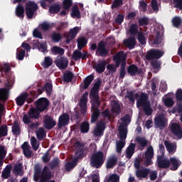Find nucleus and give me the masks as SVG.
I'll use <instances>...</instances> for the list:
<instances>
[{
    "label": "nucleus",
    "mask_w": 182,
    "mask_h": 182,
    "mask_svg": "<svg viewBox=\"0 0 182 182\" xmlns=\"http://www.w3.org/2000/svg\"><path fill=\"white\" fill-rule=\"evenodd\" d=\"M106 161V156L102 151L94 152L91 154L90 164L94 168H100Z\"/></svg>",
    "instance_id": "nucleus-3"
},
{
    "label": "nucleus",
    "mask_w": 182,
    "mask_h": 182,
    "mask_svg": "<svg viewBox=\"0 0 182 182\" xmlns=\"http://www.w3.org/2000/svg\"><path fill=\"white\" fill-rule=\"evenodd\" d=\"M127 72L131 76H136V75H141L143 73V70H141V68H139L137 65L132 64L127 67Z\"/></svg>",
    "instance_id": "nucleus-19"
},
{
    "label": "nucleus",
    "mask_w": 182,
    "mask_h": 182,
    "mask_svg": "<svg viewBox=\"0 0 182 182\" xmlns=\"http://www.w3.org/2000/svg\"><path fill=\"white\" fill-rule=\"evenodd\" d=\"M158 167H159V168H168V167H170V161L166 159H159Z\"/></svg>",
    "instance_id": "nucleus-41"
},
{
    "label": "nucleus",
    "mask_w": 182,
    "mask_h": 182,
    "mask_svg": "<svg viewBox=\"0 0 182 182\" xmlns=\"http://www.w3.org/2000/svg\"><path fill=\"white\" fill-rule=\"evenodd\" d=\"M12 133L14 136H19L21 134V127L18 122H15V124L11 127Z\"/></svg>",
    "instance_id": "nucleus-46"
},
{
    "label": "nucleus",
    "mask_w": 182,
    "mask_h": 182,
    "mask_svg": "<svg viewBox=\"0 0 182 182\" xmlns=\"http://www.w3.org/2000/svg\"><path fill=\"white\" fill-rule=\"evenodd\" d=\"M125 97L127 99H129V100L131 103L134 104V102H135L134 92H133V91H127Z\"/></svg>",
    "instance_id": "nucleus-62"
},
{
    "label": "nucleus",
    "mask_w": 182,
    "mask_h": 182,
    "mask_svg": "<svg viewBox=\"0 0 182 182\" xmlns=\"http://www.w3.org/2000/svg\"><path fill=\"white\" fill-rule=\"evenodd\" d=\"M79 27H74L73 28H71L68 36H66V43H70V41H73V39L76 38V35L79 33Z\"/></svg>",
    "instance_id": "nucleus-22"
},
{
    "label": "nucleus",
    "mask_w": 182,
    "mask_h": 182,
    "mask_svg": "<svg viewBox=\"0 0 182 182\" xmlns=\"http://www.w3.org/2000/svg\"><path fill=\"white\" fill-rule=\"evenodd\" d=\"M116 164H117V157L113 156L107 160L106 167L107 168H113Z\"/></svg>",
    "instance_id": "nucleus-30"
},
{
    "label": "nucleus",
    "mask_w": 182,
    "mask_h": 182,
    "mask_svg": "<svg viewBox=\"0 0 182 182\" xmlns=\"http://www.w3.org/2000/svg\"><path fill=\"white\" fill-rule=\"evenodd\" d=\"M9 98V91L6 88H0V100L6 102Z\"/></svg>",
    "instance_id": "nucleus-29"
},
{
    "label": "nucleus",
    "mask_w": 182,
    "mask_h": 182,
    "mask_svg": "<svg viewBox=\"0 0 182 182\" xmlns=\"http://www.w3.org/2000/svg\"><path fill=\"white\" fill-rule=\"evenodd\" d=\"M147 100H149V96L146 92H142L140 95L139 100L136 101V107H143L150 104Z\"/></svg>",
    "instance_id": "nucleus-17"
},
{
    "label": "nucleus",
    "mask_w": 182,
    "mask_h": 182,
    "mask_svg": "<svg viewBox=\"0 0 182 182\" xmlns=\"http://www.w3.org/2000/svg\"><path fill=\"white\" fill-rule=\"evenodd\" d=\"M37 43L39 50H41L43 53H48V46L46 45V43H40L39 41H37Z\"/></svg>",
    "instance_id": "nucleus-50"
},
{
    "label": "nucleus",
    "mask_w": 182,
    "mask_h": 182,
    "mask_svg": "<svg viewBox=\"0 0 182 182\" xmlns=\"http://www.w3.org/2000/svg\"><path fill=\"white\" fill-rule=\"evenodd\" d=\"M44 127L47 130H52L55 126H56V120L53 119V117L46 114L43 119Z\"/></svg>",
    "instance_id": "nucleus-11"
},
{
    "label": "nucleus",
    "mask_w": 182,
    "mask_h": 182,
    "mask_svg": "<svg viewBox=\"0 0 182 182\" xmlns=\"http://www.w3.org/2000/svg\"><path fill=\"white\" fill-rule=\"evenodd\" d=\"M72 5H73V1L72 0H63V8L65 11H69Z\"/></svg>",
    "instance_id": "nucleus-53"
},
{
    "label": "nucleus",
    "mask_w": 182,
    "mask_h": 182,
    "mask_svg": "<svg viewBox=\"0 0 182 182\" xmlns=\"http://www.w3.org/2000/svg\"><path fill=\"white\" fill-rule=\"evenodd\" d=\"M129 32L131 34V36L139 35V26L136 23H132L130 26Z\"/></svg>",
    "instance_id": "nucleus-42"
},
{
    "label": "nucleus",
    "mask_w": 182,
    "mask_h": 182,
    "mask_svg": "<svg viewBox=\"0 0 182 182\" xmlns=\"http://www.w3.org/2000/svg\"><path fill=\"white\" fill-rule=\"evenodd\" d=\"M49 100L48 98L41 97L36 100V107L41 113L44 112L46 113L49 110Z\"/></svg>",
    "instance_id": "nucleus-9"
},
{
    "label": "nucleus",
    "mask_w": 182,
    "mask_h": 182,
    "mask_svg": "<svg viewBox=\"0 0 182 182\" xmlns=\"http://www.w3.org/2000/svg\"><path fill=\"white\" fill-rule=\"evenodd\" d=\"M55 63L57 68H60L61 70L66 69L69 65V60L65 57H60L55 60Z\"/></svg>",
    "instance_id": "nucleus-20"
},
{
    "label": "nucleus",
    "mask_w": 182,
    "mask_h": 182,
    "mask_svg": "<svg viewBox=\"0 0 182 182\" xmlns=\"http://www.w3.org/2000/svg\"><path fill=\"white\" fill-rule=\"evenodd\" d=\"M36 134L38 140L42 141V140H43V139L46 137V131H45V129H43V127H40L36 132Z\"/></svg>",
    "instance_id": "nucleus-32"
},
{
    "label": "nucleus",
    "mask_w": 182,
    "mask_h": 182,
    "mask_svg": "<svg viewBox=\"0 0 182 182\" xmlns=\"http://www.w3.org/2000/svg\"><path fill=\"white\" fill-rule=\"evenodd\" d=\"M120 120L122 122V124L118 127L119 139L121 140H124V139L127 137V129L126 128V126L132 122V118L130 117V114H127L124 117H122Z\"/></svg>",
    "instance_id": "nucleus-4"
},
{
    "label": "nucleus",
    "mask_w": 182,
    "mask_h": 182,
    "mask_svg": "<svg viewBox=\"0 0 182 182\" xmlns=\"http://www.w3.org/2000/svg\"><path fill=\"white\" fill-rule=\"evenodd\" d=\"M25 8L22 4L17 5L16 8V16L20 19H23L25 18Z\"/></svg>",
    "instance_id": "nucleus-25"
},
{
    "label": "nucleus",
    "mask_w": 182,
    "mask_h": 182,
    "mask_svg": "<svg viewBox=\"0 0 182 182\" xmlns=\"http://www.w3.org/2000/svg\"><path fill=\"white\" fill-rule=\"evenodd\" d=\"M16 58L18 60H23L25 59V50L19 48V51L16 52Z\"/></svg>",
    "instance_id": "nucleus-61"
},
{
    "label": "nucleus",
    "mask_w": 182,
    "mask_h": 182,
    "mask_svg": "<svg viewBox=\"0 0 182 182\" xmlns=\"http://www.w3.org/2000/svg\"><path fill=\"white\" fill-rule=\"evenodd\" d=\"M170 130L173 136L180 140L182 138V129L178 123L173 122L171 124Z\"/></svg>",
    "instance_id": "nucleus-16"
},
{
    "label": "nucleus",
    "mask_w": 182,
    "mask_h": 182,
    "mask_svg": "<svg viewBox=\"0 0 182 182\" xmlns=\"http://www.w3.org/2000/svg\"><path fill=\"white\" fill-rule=\"evenodd\" d=\"M135 140L143 149L147 147V144H149V141L145 137L137 136Z\"/></svg>",
    "instance_id": "nucleus-39"
},
{
    "label": "nucleus",
    "mask_w": 182,
    "mask_h": 182,
    "mask_svg": "<svg viewBox=\"0 0 182 182\" xmlns=\"http://www.w3.org/2000/svg\"><path fill=\"white\" fill-rule=\"evenodd\" d=\"M52 65H53V60L50 58V57H45L41 66H43L44 69H48L50 66H52Z\"/></svg>",
    "instance_id": "nucleus-43"
},
{
    "label": "nucleus",
    "mask_w": 182,
    "mask_h": 182,
    "mask_svg": "<svg viewBox=\"0 0 182 182\" xmlns=\"http://www.w3.org/2000/svg\"><path fill=\"white\" fill-rule=\"evenodd\" d=\"M151 66L156 70H160L161 69V60H152L151 62Z\"/></svg>",
    "instance_id": "nucleus-45"
},
{
    "label": "nucleus",
    "mask_w": 182,
    "mask_h": 182,
    "mask_svg": "<svg viewBox=\"0 0 182 182\" xmlns=\"http://www.w3.org/2000/svg\"><path fill=\"white\" fill-rule=\"evenodd\" d=\"M11 170H12V165H7L1 173L3 178H9L11 177Z\"/></svg>",
    "instance_id": "nucleus-38"
},
{
    "label": "nucleus",
    "mask_w": 182,
    "mask_h": 182,
    "mask_svg": "<svg viewBox=\"0 0 182 182\" xmlns=\"http://www.w3.org/2000/svg\"><path fill=\"white\" fill-rule=\"evenodd\" d=\"M112 110L114 113H116V114H120V113H122L120 104H119L118 102H114L112 106Z\"/></svg>",
    "instance_id": "nucleus-60"
},
{
    "label": "nucleus",
    "mask_w": 182,
    "mask_h": 182,
    "mask_svg": "<svg viewBox=\"0 0 182 182\" xmlns=\"http://www.w3.org/2000/svg\"><path fill=\"white\" fill-rule=\"evenodd\" d=\"M106 60H101L95 65V70L97 73H103L105 70H106V65H107Z\"/></svg>",
    "instance_id": "nucleus-27"
},
{
    "label": "nucleus",
    "mask_w": 182,
    "mask_h": 182,
    "mask_svg": "<svg viewBox=\"0 0 182 182\" xmlns=\"http://www.w3.org/2000/svg\"><path fill=\"white\" fill-rule=\"evenodd\" d=\"M70 122V116L68 113H63L58 118V127L62 129L65 126H68Z\"/></svg>",
    "instance_id": "nucleus-15"
},
{
    "label": "nucleus",
    "mask_w": 182,
    "mask_h": 182,
    "mask_svg": "<svg viewBox=\"0 0 182 182\" xmlns=\"http://www.w3.org/2000/svg\"><path fill=\"white\" fill-rule=\"evenodd\" d=\"M124 76H126V63L123 61L119 70V77L124 79Z\"/></svg>",
    "instance_id": "nucleus-49"
},
{
    "label": "nucleus",
    "mask_w": 182,
    "mask_h": 182,
    "mask_svg": "<svg viewBox=\"0 0 182 182\" xmlns=\"http://www.w3.org/2000/svg\"><path fill=\"white\" fill-rule=\"evenodd\" d=\"M96 55L97 56H102V58L109 55V50L106 48V42L102 41L98 43Z\"/></svg>",
    "instance_id": "nucleus-13"
},
{
    "label": "nucleus",
    "mask_w": 182,
    "mask_h": 182,
    "mask_svg": "<svg viewBox=\"0 0 182 182\" xmlns=\"http://www.w3.org/2000/svg\"><path fill=\"white\" fill-rule=\"evenodd\" d=\"M8 136V126L3 124L0 127V138Z\"/></svg>",
    "instance_id": "nucleus-51"
},
{
    "label": "nucleus",
    "mask_w": 182,
    "mask_h": 182,
    "mask_svg": "<svg viewBox=\"0 0 182 182\" xmlns=\"http://www.w3.org/2000/svg\"><path fill=\"white\" fill-rule=\"evenodd\" d=\"M51 39L53 42H55L58 43V42H60L62 41V34L60 33L53 32L51 35Z\"/></svg>",
    "instance_id": "nucleus-47"
},
{
    "label": "nucleus",
    "mask_w": 182,
    "mask_h": 182,
    "mask_svg": "<svg viewBox=\"0 0 182 182\" xmlns=\"http://www.w3.org/2000/svg\"><path fill=\"white\" fill-rule=\"evenodd\" d=\"M154 124L156 129L163 130L166 127V119L163 115L159 114L154 119Z\"/></svg>",
    "instance_id": "nucleus-18"
},
{
    "label": "nucleus",
    "mask_w": 182,
    "mask_h": 182,
    "mask_svg": "<svg viewBox=\"0 0 182 182\" xmlns=\"http://www.w3.org/2000/svg\"><path fill=\"white\" fill-rule=\"evenodd\" d=\"M149 173H150V170L147 168L138 169L136 172V176L139 178H146V177L149 176Z\"/></svg>",
    "instance_id": "nucleus-34"
},
{
    "label": "nucleus",
    "mask_w": 182,
    "mask_h": 182,
    "mask_svg": "<svg viewBox=\"0 0 182 182\" xmlns=\"http://www.w3.org/2000/svg\"><path fill=\"white\" fill-rule=\"evenodd\" d=\"M149 21V20L147 17H141L138 20L139 26H147Z\"/></svg>",
    "instance_id": "nucleus-54"
},
{
    "label": "nucleus",
    "mask_w": 182,
    "mask_h": 182,
    "mask_svg": "<svg viewBox=\"0 0 182 182\" xmlns=\"http://www.w3.org/2000/svg\"><path fill=\"white\" fill-rule=\"evenodd\" d=\"M113 60L115 62L116 70L122 65L123 62L126 63V55L124 51H119L113 57Z\"/></svg>",
    "instance_id": "nucleus-14"
},
{
    "label": "nucleus",
    "mask_w": 182,
    "mask_h": 182,
    "mask_svg": "<svg viewBox=\"0 0 182 182\" xmlns=\"http://www.w3.org/2000/svg\"><path fill=\"white\" fill-rule=\"evenodd\" d=\"M169 163H171L173 166L171 168L172 171H176V170H178V167H180V163H178V161L176 158H171Z\"/></svg>",
    "instance_id": "nucleus-44"
},
{
    "label": "nucleus",
    "mask_w": 182,
    "mask_h": 182,
    "mask_svg": "<svg viewBox=\"0 0 182 182\" xmlns=\"http://www.w3.org/2000/svg\"><path fill=\"white\" fill-rule=\"evenodd\" d=\"M164 56V51L157 48H151L146 52L145 58L146 60H157Z\"/></svg>",
    "instance_id": "nucleus-6"
},
{
    "label": "nucleus",
    "mask_w": 182,
    "mask_h": 182,
    "mask_svg": "<svg viewBox=\"0 0 182 182\" xmlns=\"http://www.w3.org/2000/svg\"><path fill=\"white\" fill-rule=\"evenodd\" d=\"M81 133H89L90 130V124L87 121H84L80 126Z\"/></svg>",
    "instance_id": "nucleus-40"
},
{
    "label": "nucleus",
    "mask_w": 182,
    "mask_h": 182,
    "mask_svg": "<svg viewBox=\"0 0 182 182\" xmlns=\"http://www.w3.org/2000/svg\"><path fill=\"white\" fill-rule=\"evenodd\" d=\"M23 166L21 163H18V164L14 166L13 173L16 176H22V174H23Z\"/></svg>",
    "instance_id": "nucleus-35"
},
{
    "label": "nucleus",
    "mask_w": 182,
    "mask_h": 182,
    "mask_svg": "<svg viewBox=\"0 0 182 182\" xmlns=\"http://www.w3.org/2000/svg\"><path fill=\"white\" fill-rule=\"evenodd\" d=\"M74 77H75V74H73V73H72V71L68 70L63 73V80L65 83H70V82H72V80H73Z\"/></svg>",
    "instance_id": "nucleus-26"
},
{
    "label": "nucleus",
    "mask_w": 182,
    "mask_h": 182,
    "mask_svg": "<svg viewBox=\"0 0 182 182\" xmlns=\"http://www.w3.org/2000/svg\"><path fill=\"white\" fill-rule=\"evenodd\" d=\"M126 144L123 141H119L117 142V152L122 153V150H123V147H124V145Z\"/></svg>",
    "instance_id": "nucleus-64"
},
{
    "label": "nucleus",
    "mask_w": 182,
    "mask_h": 182,
    "mask_svg": "<svg viewBox=\"0 0 182 182\" xmlns=\"http://www.w3.org/2000/svg\"><path fill=\"white\" fill-rule=\"evenodd\" d=\"M181 22V18H180L179 16H175L172 18V24L174 28H180Z\"/></svg>",
    "instance_id": "nucleus-48"
},
{
    "label": "nucleus",
    "mask_w": 182,
    "mask_h": 182,
    "mask_svg": "<svg viewBox=\"0 0 182 182\" xmlns=\"http://www.w3.org/2000/svg\"><path fill=\"white\" fill-rule=\"evenodd\" d=\"M28 92H23L18 97H16V102L18 106H23L25 102L32 103L33 102L35 97H31Z\"/></svg>",
    "instance_id": "nucleus-10"
},
{
    "label": "nucleus",
    "mask_w": 182,
    "mask_h": 182,
    "mask_svg": "<svg viewBox=\"0 0 182 182\" xmlns=\"http://www.w3.org/2000/svg\"><path fill=\"white\" fill-rule=\"evenodd\" d=\"M25 9L27 18L32 19L33 15H35V12L38 9V4L35 1L29 0L26 3Z\"/></svg>",
    "instance_id": "nucleus-7"
},
{
    "label": "nucleus",
    "mask_w": 182,
    "mask_h": 182,
    "mask_svg": "<svg viewBox=\"0 0 182 182\" xmlns=\"http://www.w3.org/2000/svg\"><path fill=\"white\" fill-rule=\"evenodd\" d=\"M102 79L97 78V82H95L93 87L91 88L90 97L91 98V119L90 123H96L100 117V98L99 97V90L102 86Z\"/></svg>",
    "instance_id": "nucleus-1"
},
{
    "label": "nucleus",
    "mask_w": 182,
    "mask_h": 182,
    "mask_svg": "<svg viewBox=\"0 0 182 182\" xmlns=\"http://www.w3.org/2000/svg\"><path fill=\"white\" fill-rule=\"evenodd\" d=\"M95 79V75H90L84 80V84L82 85V89L86 90L90 86L92 82Z\"/></svg>",
    "instance_id": "nucleus-31"
},
{
    "label": "nucleus",
    "mask_w": 182,
    "mask_h": 182,
    "mask_svg": "<svg viewBox=\"0 0 182 182\" xmlns=\"http://www.w3.org/2000/svg\"><path fill=\"white\" fill-rule=\"evenodd\" d=\"M71 16L72 18H77V19H80L82 17L80 15V11L79 10V6L76 4L72 8Z\"/></svg>",
    "instance_id": "nucleus-36"
},
{
    "label": "nucleus",
    "mask_w": 182,
    "mask_h": 182,
    "mask_svg": "<svg viewBox=\"0 0 182 182\" xmlns=\"http://www.w3.org/2000/svg\"><path fill=\"white\" fill-rule=\"evenodd\" d=\"M153 157H154V149H153V146H150L148 147L145 153V167H149V166H151L153 164V161H151V159H153Z\"/></svg>",
    "instance_id": "nucleus-12"
},
{
    "label": "nucleus",
    "mask_w": 182,
    "mask_h": 182,
    "mask_svg": "<svg viewBox=\"0 0 182 182\" xmlns=\"http://www.w3.org/2000/svg\"><path fill=\"white\" fill-rule=\"evenodd\" d=\"M41 116V112L37 109V107H31L28 112V114H24L23 116V122L25 124H29L32 121L31 119H34V120H38Z\"/></svg>",
    "instance_id": "nucleus-5"
},
{
    "label": "nucleus",
    "mask_w": 182,
    "mask_h": 182,
    "mask_svg": "<svg viewBox=\"0 0 182 182\" xmlns=\"http://www.w3.org/2000/svg\"><path fill=\"white\" fill-rule=\"evenodd\" d=\"M107 182H119L120 181V177L119 175L114 173L109 176L107 180Z\"/></svg>",
    "instance_id": "nucleus-58"
},
{
    "label": "nucleus",
    "mask_w": 182,
    "mask_h": 182,
    "mask_svg": "<svg viewBox=\"0 0 182 182\" xmlns=\"http://www.w3.org/2000/svg\"><path fill=\"white\" fill-rule=\"evenodd\" d=\"M60 9H62V6L58 3H54L49 6V12L53 15L59 14V12H60Z\"/></svg>",
    "instance_id": "nucleus-28"
},
{
    "label": "nucleus",
    "mask_w": 182,
    "mask_h": 182,
    "mask_svg": "<svg viewBox=\"0 0 182 182\" xmlns=\"http://www.w3.org/2000/svg\"><path fill=\"white\" fill-rule=\"evenodd\" d=\"M72 58L73 60H80V59H82V51L79 50H74Z\"/></svg>",
    "instance_id": "nucleus-56"
},
{
    "label": "nucleus",
    "mask_w": 182,
    "mask_h": 182,
    "mask_svg": "<svg viewBox=\"0 0 182 182\" xmlns=\"http://www.w3.org/2000/svg\"><path fill=\"white\" fill-rule=\"evenodd\" d=\"M123 5V0H114L111 8L112 9H114L117 8H120Z\"/></svg>",
    "instance_id": "nucleus-63"
},
{
    "label": "nucleus",
    "mask_w": 182,
    "mask_h": 182,
    "mask_svg": "<svg viewBox=\"0 0 182 182\" xmlns=\"http://www.w3.org/2000/svg\"><path fill=\"white\" fill-rule=\"evenodd\" d=\"M77 43L78 50H82L87 45V40L85 37H80L77 39Z\"/></svg>",
    "instance_id": "nucleus-33"
},
{
    "label": "nucleus",
    "mask_w": 182,
    "mask_h": 182,
    "mask_svg": "<svg viewBox=\"0 0 182 182\" xmlns=\"http://www.w3.org/2000/svg\"><path fill=\"white\" fill-rule=\"evenodd\" d=\"M51 53H53V55H60V56H63V55H65V49L55 46L51 48Z\"/></svg>",
    "instance_id": "nucleus-37"
},
{
    "label": "nucleus",
    "mask_w": 182,
    "mask_h": 182,
    "mask_svg": "<svg viewBox=\"0 0 182 182\" xmlns=\"http://www.w3.org/2000/svg\"><path fill=\"white\" fill-rule=\"evenodd\" d=\"M136 150V144L131 143L129 146L127 148L126 150V158L127 159H132L133 155L134 154V151Z\"/></svg>",
    "instance_id": "nucleus-24"
},
{
    "label": "nucleus",
    "mask_w": 182,
    "mask_h": 182,
    "mask_svg": "<svg viewBox=\"0 0 182 182\" xmlns=\"http://www.w3.org/2000/svg\"><path fill=\"white\" fill-rule=\"evenodd\" d=\"M31 144L34 151H38V149H39V143H38V140H36V138L34 136L31 138Z\"/></svg>",
    "instance_id": "nucleus-52"
},
{
    "label": "nucleus",
    "mask_w": 182,
    "mask_h": 182,
    "mask_svg": "<svg viewBox=\"0 0 182 182\" xmlns=\"http://www.w3.org/2000/svg\"><path fill=\"white\" fill-rule=\"evenodd\" d=\"M123 43L128 48V49H134L136 46V38H134V36L129 37L127 39H125Z\"/></svg>",
    "instance_id": "nucleus-23"
},
{
    "label": "nucleus",
    "mask_w": 182,
    "mask_h": 182,
    "mask_svg": "<svg viewBox=\"0 0 182 182\" xmlns=\"http://www.w3.org/2000/svg\"><path fill=\"white\" fill-rule=\"evenodd\" d=\"M142 107L144 109V112L146 116H151L153 113V109H151V107H150V103L147 104L146 105H144Z\"/></svg>",
    "instance_id": "nucleus-55"
},
{
    "label": "nucleus",
    "mask_w": 182,
    "mask_h": 182,
    "mask_svg": "<svg viewBox=\"0 0 182 182\" xmlns=\"http://www.w3.org/2000/svg\"><path fill=\"white\" fill-rule=\"evenodd\" d=\"M53 86L50 82H46L44 86V90L47 93L48 96H50L52 95Z\"/></svg>",
    "instance_id": "nucleus-57"
},
{
    "label": "nucleus",
    "mask_w": 182,
    "mask_h": 182,
    "mask_svg": "<svg viewBox=\"0 0 182 182\" xmlns=\"http://www.w3.org/2000/svg\"><path fill=\"white\" fill-rule=\"evenodd\" d=\"M137 39L138 42L141 43V45H146V37L144 36V34L143 32H139L137 34Z\"/></svg>",
    "instance_id": "nucleus-59"
},
{
    "label": "nucleus",
    "mask_w": 182,
    "mask_h": 182,
    "mask_svg": "<svg viewBox=\"0 0 182 182\" xmlns=\"http://www.w3.org/2000/svg\"><path fill=\"white\" fill-rule=\"evenodd\" d=\"M87 96H89V92H85L82 98L80 100V107L82 113H85L87 107Z\"/></svg>",
    "instance_id": "nucleus-21"
},
{
    "label": "nucleus",
    "mask_w": 182,
    "mask_h": 182,
    "mask_svg": "<svg viewBox=\"0 0 182 182\" xmlns=\"http://www.w3.org/2000/svg\"><path fill=\"white\" fill-rule=\"evenodd\" d=\"M106 121L105 119L100 120L95 125L92 132L94 137H102L105 134L106 130Z\"/></svg>",
    "instance_id": "nucleus-8"
},
{
    "label": "nucleus",
    "mask_w": 182,
    "mask_h": 182,
    "mask_svg": "<svg viewBox=\"0 0 182 182\" xmlns=\"http://www.w3.org/2000/svg\"><path fill=\"white\" fill-rule=\"evenodd\" d=\"M52 172L48 166H44L42 170V166L37 164L34 166L33 181L36 182H56L55 180H51Z\"/></svg>",
    "instance_id": "nucleus-2"
}]
</instances>
